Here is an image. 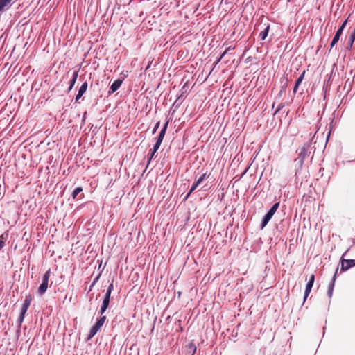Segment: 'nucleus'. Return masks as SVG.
Listing matches in <instances>:
<instances>
[{
	"instance_id": "c9c22d12",
	"label": "nucleus",
	"mask_w": 355,
	"mask_h": 355,
	"mask_svg": "<svg viewBox=\"0 0 355 355\" xmlns=\"http://www.w3.org/2000/svg\"><path fill=\"white\" fill-rule=\"evenodd\" d=\"M159 136H162V137H164L165 134H164V133H163V132H159Z\"/></svg>"
},
{
	"instance_id": "f257e3e1",
	"label": "nucleus",
	"mask_w": 355,
	"mask_h": 355,
	"mask_svg": "<svg viewBox=\"0 0 355 355\" xmlns=\"http://www.w3.org/2000/svg\"><path fill=\"white\" fill-rule=\"evenodd\" d=\"M279 206V202L275 203L272 207L270 209V210L266 213V214L263 216L262 221H261V229L264 228L268 222L270 220L273 215L277 211L278 207Z\"/></svg>"
},
{
	"instance_id": "412c9836",
	"label": "nucleus",
	"mask_w": 355,
	"mask_h": 355,
	"mask_svg": "<svg viewBox=\"0 0 355 355\" xmlns=\"http://www.w3.org/2000/svg\"><path fill=\"white\" fill-rule=\"evenodd\" d=\"M98 331V329L93 326L89 331L88 339H91Z\"/></svg>"
},
{
	"instance_id": "aec40b11",
	"label": "nucleus",
	"mask_w": 355,
	"mask_h": 355,
	"mask_svg": "<svg viewBox=\"0 0 355 355\" xmlns=\"http://www.w3.org/2000/svg\"><path fill=\"white\" fill-rule=\"evenodd\" d=\"M98 331V329L93 326L89 331L88 339H91Z\"/></svg>"
},
{
	"instance_id": "58836bf2",
	"label": "nucleus",
	"mask_w": 355,
	"mask_h": 355,
	"mask_svg": "<svg viewBox=\"0 0 355 355\" xmlns=\"http://www.w3.org/2000/svg\"><path fill=\"white\" fill-rule=\"evenodd\" d=\"M230 49H232V48L231 47H228L225 50H227V51L228 52L229 51H230Z\"/></svg>"
},
{
	"instance_id": "f8f14e48",
	"label": "nucleus",
	"mask_w": 355,
	"mask_h": 355,
	"mask_svg": "<svg viewBox=\"0 0 355 355\" xmlns=\"http://www.w3.org/2000/svg\"><path fill=\"white\" fill-rule=\"evenodd\" d=\"M159 146L155 144L153 149L150 150V152L148 153V163L150 162V160L153 158L155 153L158 150L159 148Z\"/></svg>"
},
{
	"instance_id": "dca6fc26",
	"label": "nucleus",
	"mask_w": 355,
	"mask_h": 355,
	"mask_svg": "<svg viewBox=\"0 0 355 355\" xmlns=\"http://www.w3.org/2000/svg\"><path fill=\"white\" fill-rule=\"evenodd\" d=\"M78 76V71H74L73 73V75H72V78L70 81L71 88L73 87V86L76 82Z\"/></svg>"
},
{
	"instance_id": "7ed1b4c3",
	"label": "nucleus",
	"mask_w": 355,
	"mask_h": 355,
	"mask_svg": "<svg viewBox=\"0 0 355 355\" xmlns=\"http://www.w3.org/2000/svg\"><path fill=\"white\" fill-rule=\"evenodd\" d=\"M308 146H304L300 149L298 157L295 159V162L302 165L306 158L308 156Z\"/></svg>"
},
{
	"instance_id": "a19ab883",
	"label": "nucleus",
	"mask_w": 355,
	"mask_h": 355,
	"mask_svg": "<svg viewBox=\"0 0 355 355\" xmlns=\"http://www.w3.org/2000/svg\"><path fill=\"white\" fill-rule=\"evenodd\" d=\"M347 250L345 252V254H343V256H345V254L347 253Z\"/></svg>"
},
{
	"instance_id": "4be33fe9",
	"label": "nucleus",
	"mask_w": 355,
	"mask_h": 355,
	"mask_svg": "<svg viewBox=\"0 0 355 355\" xmlns=\"http://www.w3.org/2000/svg\"><path fill=\"white\" fill-rule=\"evenodd\" d=\"M83 191L81 187H76L72 192L71 196L73 199H75L77 196Z\"/></svg>"
},
{
	"instance_id": "6e6552de",
	"label": "nucleus",
	"mask_w": 355,
	"mask_h": 355,
	"mask_svg": "<svg viewBox=\"0 0 355 355\" xmlns=\"http://www.w3.org/2000/svg\"><path fill=\"white\" fill-rule=\"evenodd\" d=\"M32 301V297L31 295H28L26 296L25 297V300L24 301V303L22 304V306L21 308V312H24V313H26L30 304H31V302Z\"/></svg>"
},
{
	"instance_id": "7c9ffc66",
	"label": "nucleus",
	"mask_w": 355,
	"mask_h": 355,
	"mask_svg": "<svg viewBox=\"0 0 355 355\" xmlns=\"http://www.w3.org/2000/svg\"><path fill=\"white\" fill-rule=\"evenodd\" d=\"M347 23V20H345V21L343 23V24L339 27V28H338V31H340V32H342V33H343V32L344 28H345V26H346Z\"/></svg>"
},
{
	"instance_id": "423d86ee",
	"label": "nucleus",
	"mask_w": 355,
	"mask_h": 355,
	"mask_svg": "<svg viewBox=\"0 0 355 355\" xmlns=\"http://www.w3.org/2000/svg\"><path fill=\"white\" fill-rule=\"evenodd\" d=\"M110 295H108V294L105 295L103 300V303L101 304L100 311H99V313L101 315H103L105 313V311H106V309H107L109 304H110Z\"/></svg>"
},
{
	"instance_id": "393cba45",
	"label": "nucleus",
	"mask_w": 355,
	"mask_h": 355,
	"mask_svg": "<svg viewBox=\"0 0 355 355\" xmlns=\"http://www.w3.org/2000/svg\"><path fill=\"white\" fill-rule=\"evenodd\" d=\"M6 242V238L3 236V235L0 236V250L3 248V247L5 245Z\"/></svg>"
},
{
	"instance_id": "72a5a7b5",
	"label": "nucleus",
	"mask_w": 355,
	"mask_h": 355,
	"mask_svg": "<svg viewBox=\"0 0 355 355\" xmlns=\"http://www.w3.org/2000/svg\"><path fill=\"white\" fill-rule=\"evenodd\" d=\"M298 87H299V85H298L295 84V86H294V87H293V93H294V94H295V93L297 92V89H298Z\"/></svg>"
},
{
	"instance_id": "c756f323",
	"label": "nucleus",
	"mask_w": 355,
	"mask_h": 355,
	"mask_svg": "<svg viewBox=\"0 0 355 355\" xmlns=\"http://www.w3.org/2000/svg\"><path fill=\"white\" fill-rule=\"evenodd\" d=\"M112 290H113V284L112 283L109 285L105 294L111 295Z\"/></svg>"
},
{
	"instance_id": "f3484780",
	"label": "nucleus",
	"mask_w": 355,
	"mask_h": 355,
	"mask_svg": "<svg viewBox=\"0 0 355 355\" xmlns=\"http://www.w3.org/2000/svg\"><path fill=\"white\" fill-rule=\"evenodd\" d=\"M187 347L190 355H194L196 351V347L195 346V345L193 343H189Z\"/></svg>"
},
{
	"instance_id": "9d476101",
	"label": "nucleus",
	"mask_w": 355,
	"mask_h": 355,
	"mask_svg": "<svg viewBox=\"0 0 355 355\" xmlns=\"http://www.w3.org/2000/svg\"><path fill=\"white\" fill-rule=\"evenodd\" d=\"M336 273H337V270L334 273V275L331 282L329 284L327 293H328V296H329V298H331L332 295H333L334 284H335V280H336Z\"/></svg>"
},
{
	"instance_id": "4c0bfd02",
	"label": "nucleus",
	"mask_w": 355,
	"mask_h": 355,
	"mask_svg": "<svg viewBox=\"0 0 355 355\" xmlns=\"http://www.w3.org/2000/svg\"><path fill=\"white\" fill-rule=\"evenodd\" d=\"M71 89H72V88H71V85H69V87L68 88V92H69Z\"/></svg>"
},
{
	"instance_id": "1a4fd4ad",
	"label": "nucleus",
	"mask_w": 355,
	"mask_h": 355,
	"mask_svg": "<svg viewBox=\"0 0 355 355\" xmlns=\"http://www.w3.org/2000/svg\"><path fill=\"white\" fill-rule=\"evenodd\" d=\"M87 89V83L85 82L82 84V85L79 88L78 94L76 96V101H78L83 96V95L85 93Z\"/></svg>"
},
{
	"instance_id": "a211bd4d",
	"label": "nucleus",
	"mask_w": 355,
	"mask_h": 355,
	"mask_svg": "<svg viewBox=\"0 0 355 355\" xmlns=\"http://www.w3.org/2000/svg\"><path fill=\"white\" fill-rule=\"evenodd\" d=\"M198 185L199 184L196 181L192 185L191 188L190 189L187 196H185L184 200H187L189 198V196L193 192V191L198 187Z\"/></svg>"
},
{
	"instance_id": "c85d7f7f",
	"label": "nucleus",
	"mask_w": 355,
	"mask_h": 355,
	"mask_svg": "<svg viewBox=\"0 0 355 355\" xmlns=\"http://www.w3.org/2000/svg\"><path fill=\"white\" fill-rule=\"evenodd\" d=\"M168 125V121H167L164 123V126L162 127V130H160V132H163V133L166 134V131L167 130Z\"/></svg>"
},
{
	"instance_id": "473e14b6",
	"label": "nucleus",
	"mask_w": 355,
	"mask_h": 355,
	"mask_svg": "<svg viewBox=\"0 0 355 355\" xmlns=\"http://www.w3.org/2000/svg\"><path fill=\"white\" fill-rule=\"evenodd\" d=\"M227 53V50H225L222 54L220 56V58L218 59L217 62H216V64L218 63L221 59L224 57V55Z\"/></svg>"
},
{
	"instance_id": "20e7f679",
	"label": "nucleus",
	"mask_w": 355,
	"mask_h": 355,
	"mask_svg": "<svg viewBox=\"0 0 355 355\" xmlns=\"http://www.w3.org/2000/svg\"><path fill=\"white\" fill-rule=\"evenodd\" d=\"M314 281H315V276H314V275H311L309 277V279L306 285L304 301H305L306 299L307 298V297L309 296V295L312 289Z\"/></svg>"
},
{
	"instance_id": "2eb2a0df",
	"label": "nucleus",
	"mask_w": 355,
	"mask_h": 355,
	"mask_svg": "<svg viewBox=\"0 0 355 355\" xmlns=\"http://www.w3.org/2000/svg\"><path fill=\"white\" fill-rule=\"evenodd\" d=\"M12 0H0V12H3L5 8L12 1Z\"/></svg>"
},
{
	"instance_id": "f704fd0d",
	"label": "nucleus",
	"mask_w": 355,
	"mask_h": 355,
	"mask_svg": "<svg viewBox=\"0 0 355 355\" xmlns=\"http://www.w3.org/2000/svg\"><path fill=\"white\" fill-rule=\"evenodd\" d=\"M284 89H285L284 87L281 89V91L279 93V96H281L282 95L283 92H284Z\"/></svg>"
},
{
	"instance_id": "9b49d317",
	"label": "nucleus",
	"mask_w": 355,
	"mask_h": 355,
	"mask_svg": "<svg viewBox=\"0 0 355 355\" xmlns=\"http://www.w3.org/2000/svg\"><path fill=\"white\" fill-rule=\"evenodd\" d=\"M342 32H340V31H338L337 30L331 44H330V47L331 49H332L336 44L337 42H338L339 39H340V35H342Z\"/></svg>"
},
{
	"instance_id": "6ab92c4d",
	"label": "nucleus",
	"mask_w": 355,
	"mask_h": 355,
	"mask_svg": "<svg viewBox=\"0 0 355 355\" xmlns=\"http://www.w3.org/2000/svg\"><path fill=\"white\" fill-rule=\"evenodd\" d=\"M354 40H355V34L351 33L349 37L348 41H347V48L352 47Z\"/></svg>"
},
{
	"instance_id": "39448f33",
	"label": "nucleus",
	"mask_w": 355,
	"mask_h": 355,
	"mask_svg": "<svg viewBox=\"0 0 355 355\" xmlns=\"http://www.w3.org/2000/svg\"><path fill=\"white\" fill-rule=\"evenodd\" d=\"M355 266V259H343L341 261V270L346 271L351 267Z\"/></svg>"
},
{
	"instance_id": "4468645a",
	"label": "nucleus",
	"mask_w": 355,
	"mask_h": 355,
	"mask_svg": "<svg viewBox=\"0 0 355 355\" xmlns=\"http://www.w3.org/2000/svg\"><path fill=\"white\" fill-rule=\"evenodd\" d=\"M269 30H270V26L268 25L265 28V29L260 33L259 37H260L261 40H264L266 38V37L268 35Z\"/></svg>"
},
{
	"instance_id": "cd10ccee",
	"label": "nucleus",
	"mask_w": 355,
	"mask_h": 355,
	"mask_svg": "<svg viewBox=\"0 0 355 355\" xmlns=\"http://www.w3.org/2000/svg\"><path fill=\"white\" fill-rule=\"evenodd\" d=\"M163 139H164V137H162V136L158 135V137L157 138L156 143L155 144H156V145L158 144V146H160Z\"/></svg>"
},
{
	"instance_id": "a878e982",
	"label": "nucleus",
	"mask_w": 355,
	"mask_h": 355,
	"mask_svg": "<svg viewBox=\"0 0 355 355\" xmlns=\"http://www.w3.org/2000/svg\"><path fill=\"white\" fill-rule=\"evenodd\" d=\"M207 177V173H205L196 180V182L200 184Z\"/></svg>"
},
{
	"instance_id": "b1692460",
	"label": "nucleus",
	"mask_w": 355,
	"mask_h": 355,
	"mask_svg": "<svg viewBox=\"0 0 355 355\" xmlns=\"http://www.w3.org/2000/svg\"><path fill=\"white\" fill-rule=\"evenodd\" d=\"M284 106H285V103H281L278 105V107H277V108L276 109V110L275 111V112H274L273 115L277 114V113H278V112H279L282 109H283V108L284 107Z\"/></svg>"
},
{
	"instance_id": "ea45409f",
	"label": "nucleus",
	"mask_w": 355,
	"mask_h": 355,
	"mask_svg": "<svg viewBox=\"0 0 355 355\" xmlns=\"http://www.w3.org/2000/svg\"><path fill=\"white\" fill-rule=\"evenodd\" d=\"M274 107H275V103L272 104V108L273 109V108H274Z\"/></svg>"
},
{
	"instance_id": "bb28decb",
	"label": "nucleus",
	"mask_w": 355,
	"mask_h": 355,
	"mask_svg": "<svg viewBox=\"0 0 355 355\" xmlns=\"http://www.w3.org/2000/svg\"><path fill=\"white\" fill-rule=\"evenodd\" d=\"M25 314H26V313L20 311V315L18 318V322H19V324H21V322H23L24 317H25Z\"/></svg>"
},
{
	"instance_id": "5701e85b",
	"label": "nucleus",
	"mask_w": 355,
	"mask_h": 355,
	"mask_svg": "<svg viewBox=\"0 0 355 355\" xmlns=\"http://www.w3.org/2000/svg\"><path fill=\"white\" fill-rule=\"evenodd\" d=\"M305 71H303V73L297 78L295 84L300 85L301 83L302 82L304 79Z\"/></svg>"
},
{
	"instance_id": "f03ea898",
	"label": "nucleus",
	"mask_w": 355,
	"mask_h": 355,
	"mask_svg": "<svg viewBox=\"0 0 355 355\" xmlns=\"http://www.w3.org/2000/svg\"><path fill=\"white\" fill-rule=\"evenodd\" d=\"M50 275H51V270L49 269L44 273V275L42 277V284H40V286H39V288H38L39 295H42L46 293V291L48 288V284H49Z\"/></svg>"
},
{
	"instance_id": "0eeeda50",
	"label": "nucleus",
	"mask_w": 355,
	"mask_h": 355,
	"mask_svg": "<svg viewBox=\"0 0 355 355\" xmlns=\"http://www.w3.org/2000/svg\"><path fill=\"white\" fill-rule=\"evenodd\" d=\"M123 79H120V78L114 80L109 89V91H108L109 94H112L114 92H115L116 90H118L119 89V87H121V85L123 83Z\"/></svg>"
},
{
	"instance_id": "e433bc0d",
	"label": "nucleus",
	"mask_w": 355,
	"mask_h": 355,
	"mask_svg": "<svg viewBox=\"0 0 355 355\" xmlns=\"http://www.w3.org/2000/svg\"><path fill=\"white\" fill-rule=\"evenodd\" d=\"M98 279V277H97L94 279V282H93V284H95V283H96V282H97Z\"/></svg>"
},
{
	"instance_id": "2f4dec72",
	"label": "nucleus",
	"mask_w": 355,
	"mask_h": 355,
	"mask_svg": "<svg viewBox=\"0 0 355 355\" xmlns=\"http://www.w3.org/2000/svg\"><path fill=\"white\" fill-rule=\"evenodd\" d=\"M160 125V122L158 121L157 123H156L155 125L154 126V128L153 130V134H155L156 132V131L157 130L159 126Z\"/></svg>"
},
{
	"instance_id": "ddd939ff",
	"label": "nucleus",
	"mask_w": 355,
	"mask_h": 355,
	"mask_svg": "<svg viewBox=\"0 0 355 355\" xmlns=\"http://www.w3.org/2000/svg\"><path fill=\"white\" fill-rule=\"evenodd\" d=\"M106 320V317L103 315L99 319L97 320L96 323L94 324V327L99 330L101 327L103 325Z\"/></svg>"
}]
</instances>
